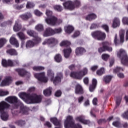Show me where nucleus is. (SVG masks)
Returning <instances> with one entry per match:
<instances>
[{
	"label": "nucleus",
	"instance_id": "53",
	"mask_svg": "<svg viewBox=\"0 0 128 128\" xmlns=\"http://www.w3.org/2000/svg\"><path fill=\"white\" fill-rule=\"evenodd\" d=\"M54 30V34H60V32H62V28H56Z\"/></svg>",
	"mask_w": 128,
	"mask_h": 128
},
{
	"label": "nucleus",
	"instance_id": "11",
	"mask_svg": "<svg viewBox=\"0 0 128 128\" xmlns=\"http://www.w3.org/2000/svg\"><path fill=\"white\" fill-rule=\"evenodd\" d=\"M54 34V30L50 28H46L44 32L43 36L45 37L50 36Z\"/></svg>",
	"mask_w": 128,
	"mask_h": 128
},
{
	"label": "nucleus",
	"instance_id": "15",
	"mask_svg": "<svg viewBox=\"0 0 128 128\" xmlns=\"http://www.w3.org/2000/svg\"><path fill=\"white\" fill-rule=\"evenodd\" d=\"M27 34L30 36H33V38H35L36 40H38V42H40V40H41L40 38L38 36V34L35 33L34 31L30 30H27Z\"/></svg>",
	"mask_w": 128,
	"mask_h": 128
},
{
	"label": "nucleus",
	"instance_id": "54",
	"mask_svg": "<svg viewBox=\"0 0 128 128\" xmlns=\"http://www.w3.org/2000/svg\"><path fill=\"white\" fill-rule=\"evenodd\" d=\"M122 118L128 119V110L122 114Z\"/></svg>",
	"mask_w": 128,
	"mask_h": 128
},
{
	"label": "nucleus",
	"instance_id": "52",
	"mask_svg": "<svg viewBox=\"0 0 128 128\" xmlns=\"http://www.w3.org/2000/svg\"><path fill=\"white\" fill-rule=\"evenodd\" d=\"M113 126H116V128H122V125L118 122H114L112 123Z\"/></svg>",
	"mask_w": 128,
	"mask_h": 128
},
{
	"label": "nucleus",
	"instance_id": "23",
	"mask_svg": "<svg viewBox=\"0 0 128 128\" xmlns=\"http://www.w3.org/2000/svg\"><path fill=\"white\" fill-rule=\"evenodd\" d=\"M70 76L73 78H76L77 80H82V77L80 74V72H72Z\"/></svg>",
	"mask_w": 128,
	"mask_h": 128
},
{
	"label": "nucleus",
	"instance_id": "26",
	"mask_svg": "<svg viewBox=\"0 0 128 128\" xmlns=\"http://www.w3.org/2000/svg\"><path fill=\"white\" fill-rule=\"evenodd\" d=\"M20 28H22V25L20 24V21H16L15 25L14 26V32H18Z\"/></svg>",
	"mask_w": 128,
	"mask_h": 128
},
{
	"label": "nucleus",
	"instance_id": "45",
	"mask_svg": "<svg viewBox=\"0 0 128 128\" xmlns=\"http://www.w3.org/2000/svg\"><path fill=\"white\" fill-rule=\"evenodd\" d=\"M102 59L104 60H105L106 62L108 60V58H110V55L108 54H102Z\"/></svg>",
	"mask_w": 128,
	"mask_h": 128
},
{
	"label": "nucleus",
	"instance_id": "62",
	"mask_svg": "<svg viewBox=\"0 0 128 128\" xmlns=\"http://www.w3.org/2000/svg\"><path fill=\"white\" fill-rule=\"evenodd\" d=\"M118 76L120 78H124V74L123 73H119L118 74Z\"/></svg>",
	"mask_w": 128,
	"mask_h": 128
},
{
	"label": "nucleus",
	"instance_id": "5",
	"mask_svg": "<svg viewBox=\"0 0 128 128\" xmlns=\"http://www.w3.org/2000/svg\"><path fill=\"white\" fill-rule=\"evenodd\" d=\"M64 126L65 128H82V126L79 124H74L73 118L68 116L66 117L64 122Z\"/></svg>",
	"mask_w": 128,
	"mask_h": 128
},
{
	"label": "nucleus",
	"instance_id": "4",
	"mask_svg": "<svg viewBox=\"0 0 128 128\" xmlns=\"http://www.w3.org/2000/svg\"><path fill=\"white\" fill-rule=\"evenodd\" d=\"M10 108V105L4 101L0 102V112H1V118L2 120H8V114L4 112L6 108Z\"/></svg>",
	"mask_w": 128,
	"mask_h": 128
},
{
	"label": "nucleus",
	"instance_id": "6",
	"mask_svg": "<svg viewBox=\"0 0 128 128\" xmlns=\"http://www.w3.org/2000/svg\"><path fill=\"white\" fill-rule=\"evenodd\" d=\"M117 56L120 58L122 64L128 66V57L124 50L120 49L118 52Z\"/></svg>",
	"mask_w": 128,
	"mask_h": 128
},
{
	"label": "nucleus",
	"instance_id": "39",
	"mask_svg": "<svg viewBox=\"0 0 128 128\" xmlns=\"http://www.w3.org/2000/svg\"><path fill=\"white\" fill-rule=\"evenodd\" d=\"M47 74L48 76V77L50 78L51 80H52V78L54 76V73L52 70H48Z\"/></svg>",
	"mask_w": 128,
	"mask_h": 128
},
{
	"label": "nucleus",
	"instance_id": "41",
	"mask_svg": "<svg viewBox=\"0 0 128 128\" xmlns=\"http://www.w3.org/2000/svg\"><path fill=\"white\" fill-rule=\"evenodd\" d=\"M18 36L20 38V40H26V36H24V33L20 32L18 34Z\"/></svg>",
	"mask_w": 128,
	"mask_h": 128
},
{
	"label": "nucleus",
	"instance_id": "27",
	"mask_svg": "<svg viewBox=\"0 0 128 128\" xmlns=\"http://www.w3.org/2000/svg\"><path fill=\"white\" fill-rule=\"evenodd\" d=\"M84 52H86V50H84V48H76V56L82 54H84Z\"/></svg>",
	"mask_w": 128,
	"mask_h": 128
},
{
	"label": "nucleus",
	"instance_id": "51",
	"mask_svg": "<svg viewBox=\"0 0 128 128\" xmlns=\"http://www.w3.org/2000/svg\"><path fill=\"white\" fill-rule=\"evenodd\" d=\"M34 14L37 16H42V12H40V10H36L34 11Z\"/></svg>",
	"mask_w": 128,
	"mask_h": 128
},
{
	"label": "nucleus",
	"instance_id": "35",
	"mask_svg": "<svg viewBox=\"0 0 128 128\" xmlns=\"http://www.w3.org/2000/svg\"><path fill=\"white\" fill-rule=\"evenodd\" d=\"M8 66H16L18 64V60L14 61L12 62L11 60H8Z\"/></svg>",
	"mask_w": 128,
	"mask_h": 128
},
{
	"label": "nucleus",
	"instance_id": "56",
	"mask_svg": "<svg viewBox=\"0 0 128 128\" xmlns=\"http://www.w3.org/2000/svg\"><path fill=\"white\" fill-rule=\"evenodd\" d=\"M98 66H94L91 67L90 70L92 72H94L95 70H98Z\"/></svg>",
	"mask_w": 128,
	"mask_h": 128
},
{
	"label": "nucleus",
	"instance_id": "31",
	"mask_svg": "<svg viewBox=\"0 0 128 128\" xmlns=\"http://www.w3.org/2000/svg\"><path fill=\"white\" fill-rule=\"evenodd\" d=\"M80 76L81 77V80L88 74V69L86 68H84L82 71L79 72Z\"/></svg>",
	"mask_w": 128,
	"mask_h": 128
},
{
	"label": "nucleus",
	"instance_id": "16",
	"mask_svg": "<svg viewBox=\"0 0 128 128\" xmlns=\"http://www.w3.org/2000/svg\"><path fill=\"white\" fill-rule=\"evenodd\" d=\"M12 82V78L6 77L1 82L0 86H8Z\"/></svg>",
	"mask_w": 128,
	"mask_h": 128
},
{
	"label": "nucleus",
	"instance_id": "19",
	"mask_svg": "<svg viewBox=\"0 0 128 128\" xmlns=\"http://www.w3.org/2000/svg\"><path fill=\"white\" fill-rule=\"evenodd\" d=\"M32 16V14L30 12H26L20 16V18L23 20H28V18H30Z\"/></svg>",
	"mask_w": 128,
	"mask_h": 128
},
{
	"label": "nucleus",
	"instance_id": "48",
	"mask_svg": "<svg viewBox=\"0 0 128 128\" xmlns=\"http://www.w3.org/2000/svg\"><path fill=\"white\" fill-rule=\"evenodd\" d=\"M122 22L124 24H126L128 26V18L124 17L122 19Z\"/></svg>",
	"mask_w": 128,
	"mask_h": 128
},
{
	"label": "nucleus",
	"instance_id": "47",
	"mask_svg": "<svg viewBox=\"0 0 128 128\" xmlns=\"http://www.w3.org/2000/svg\"><path fill=\"white\" fill-rule=\"evenodd\" d=\"M34 4L31 2H28L26 7L27 8H34Z\"/></svg>",
	"mask_w": 128,
	"mask_h": 128
},
{
	"label": "nucleus",
	"instance_id": "32",
	"mask_svg": "<svg viewBox=\"0 0 128 128\" xmlns=\"http://www.w3.org/2000/svg\"><path fill=\"white\" fill-rule=\"evenodd\" d=\"M35 30L38 32H42L44 30V25L42 24H38L35 26Z\"/></svg>",
	"mask_w": 128,
	"mask_h": 128
},
{
	"label": "nucleus",
	"instance_id": "60",
	"mask_svg": "<svg viewBox=\"0 0 128 128\" xmlns=\"http://www.w3.org/2000/svg\"><path fill=\"white\" fill-rule=\"evenodd\" d=\"M92 104H94V106H96L98 104V98H95L93 99Z\"/></svg>",
	"mask_w": 128,
	"mask_h": 128
},
{
	"label": "nucleus",
	"instance_id": "18",
	"mask_svg": "<svg viewBox=\"0 0 128 128\" xmlns=\"http://www.w3.org/2000/svg\"><path fill=\"white\" fill-rule=\"evenodd\" d=\"M75 94H84V90L80 84H77L75 88Z\"/></svg>",
	"mask_w": 128,
	"mask_h": 128
},
{
	"label": "nucleus",
	"instance_id": "24",
	"mask_svg": "<svg viewBox=\"0 0 128 128\" xmlns=\"http://www.w3.org/2000/svg\"><path fill=\"white\" fill-rule=\"evenodd\" d=\"M64 58H70V52H72V48H68L64 49Z\"/></svg>",
	"mask_w": 128,
	"mask_h": 128
},
{
	"label": "nucleus",
	"instance_id": "57",
	"mask_svg": "<svg viewBox=\"0 0 128 128\" xmlns=\"http://www.w3.org/2000/svg\"><path fill=\"white\" fill-rule=\"evenodd\" d=\"M80 32L76 31L74 33V35L72 36V38H76V36H80Z\"/></svg>",
	"mask_w": 128,
	"mask_h": 128
},
{
	"label": "nucleus",
	"instance_id": "14",
	"mask_svg": "<svg viewBox=\"0 0 128 128\" xmlns=\"http://www.w3.org/2000/svg\"><path fill=\"white\" fill-rule=\"evenodd\" d=\"M10 42L11 44L16 46V48H18V46H20V43H18V40L16 38L14 35H13L10 37Z\"/></svg>",
	"mask_w": 128,
	"mask_h": 128
},
{
	"label": "nucleus",
	"instance_id": "21",
	"mask_svg": "<svg viewBox=\"0 0 128 128\" xmlns=\"http://www.w3.org/2000/svg\"><path fill=\"white\" fill-rule=\"evenodd\" d=\"M120 26V20L118 18H114L112 24V28H116L118 26Z\"/></svg>",
	"mask_w": 128,
	"mask_h": 128
},
{
	"label": "nucleus",
	"instance_id": "22",
	"mask_svg": "<svg viewBox=\"0 0 128 128\" xmlns=\"http://www.w3.org/2000/svg\"><path fill=\"white\" fill-rule=\"evenodd\" d=\"M124 30H121L120 31V42L122 44L124 42V34H125Z\"/></svg>",
	"mask_w": 128,
	"mask_h": 128
},
{
	"label": "nucleus",
	"instance_id": "64",
	"mask_svg": "<svg viewBox=\"0 0 128 128\" xmlns=\"http://www.w3.org/2000/svg\"><path fill=\"white\" fill-rule=\"evenodd\" d=\"M125 38H126V42H128V29H127L126 30Z\"/></svg>",
	"mask_w": 128,
	"mask_h": 128
},
{
	"label": "nucleus",
	"instance_id": "42",
	"mask_svg": "<svg viewBox=\"0 0 128 128\" xmlns=\"http://www.w3.org/2000/svg\"><path fill=\"white\" fill-rule=\"evenodd\" d=\"M34 70L38 72V70H44V68L42 66H34L33 67Z\"/></svg>",
	"mask_w": 128,
	"mask_h": 128
},
{
	"label": "nucleus",
	"instance_id": "40",
	"mask_svg": "<svg viewBox=\"0 0 128 128\" xmlns=\"http://www.w3.org/2000/svg\"><path fill=\"white\" fill-rule=\"evenodd\" d=\"M16 70L18 72V74L22 76H24V74H30L28 72H24V71L20 69H17Z\"/></svg>",
	"mask_w": 128,
	"mask_h": 128
},
{
	"label": "nucleus",
	"instance_id": "46",
	"mask_svg": "<svg viewBox=\"0 0 128 128\" xmlns=\"http://www.w3.org/2000/svg\"><path fill=\"white\" fill-rule=\"evenodd\" d=\"M54 9L58 12H62V8L59 5H56L54 6Z\"/></svg>",
	"mask_w": 128,
	"mask_h": 128
},
{
	"label": "nucleus",
	"instance_id": "25",
	"mask_svg": "<svg viewBox=\"0 0 128 128\" xmlns=\"http://www.w3.org/2000/svg\"><path fill=\"white\" fill-rule=\"evenodd\" d=\"M34 42L32 40H29L26 42V48H32L34 46Z\"/></svg>",
	"mask_w": 128,
	"mask_h": 128
},
{
	"label": "nucleus",
	"instance_id": "7",
	"mask_svg": "<svg viewBox=\"0 0 128 128\" xmlns=\"http://www.w3.org/2000/svg\"><path fill=\"white\" fill-rule=\"evenodd\" d=\"M63 4L65 8L70 10H72L74 9V8H79L81 6L80 0H75L74 3L71 1H68Z\"/></svg>",
	"mask_w": 128,
	"mask_h": 128
},
{
	"label": "nucleus",
	"instance_id": "1",
	"mask_svg": "<svg viewBox=\"0 0 128 128\" xmlns=\"http://www.w3.org/2000/svg\"><path fill=\"white\" fill-rule=\"evenodd\" d=\"M18 96L20 98L23 100L26 104H40L42 102V96L40 95H37L36 94H33L30 95L26 93L22 92L18 94Z\"/></svg>",
	"mask_w": 128,
	"mask_h": 128
},
{
	"label": "nucleus",
	"instance_id": "29",
	"mask_svg": "<svg viewBox=\"0 0 128 128\" xmlns=\"http://www.w3.org/2000/svg\"><path fill=\"white\" fill-rule=\"evenodd\" d=\"M43 94L46 96H49L52 94V88H49L43 91Z\"/></svg>",
	"mask_w": 128,
	"mask_h": 128
},
{
	"label": "nucleus",
	"instance_id": "55",
	"mask_svg": "<svg viewBox=\"0 0 128 128\" xmlns=\"http://www.w3.org/2000/svg\"><path fill=\"white\" fill-rule=\"evenodd\" d=\"M84 98L82 96H81L79 97L78 98V104H82V102Z\"/></svg>",
	"mask_w": 128,
	"mask_h": 128
},
{
	"label": "nucleus",
	"instance_id": "58",
	"mask_svg": "<svg viewBox=\"0 0 128 128\" xmlns=\"http://www.w3.org/2000/svg\"><path fill=\"white\" fill-rule=\"evenodd\" d=\"M114 42L116 46H118V34H116L114 38Z\"/></svg>",
	"mask_w": 128,
	"mask_h": 128
},
{
	"label": "nucleus",
	"instance_id": "43",
	"mask_svg": "<svg viewBox=\"0 0 128 128\" xmlns=\"http://www.w3.org/2000/svg\"><path fill=\"white\" fill-rule=\"evenodd\" d=\"M70 42L68 41H63L60 43V46H70Z\"/></svg>",
	"mask_w": 128,
	"mask_h": 128
},
{
	"label": "nucleus",
	"instance_id": "33",
	"mask_svg": "<svg viewBox=\"0 0 128 128\" xmlns=\"http://www.w3.org/2000/svg\"><path fill=\"white\" fill-rule=\"evenodd\" d=\"M6 52L10 54V56H16L18 55V52L15 50L11 49L8 50Z\"/></svg>",
	"mask_w": 128,
	"mask_h": 128
},
{
	"label": "nucleus",
	"instance_id": "20",
	"mask_svg": "<svg viewBox=\"0 0 128 128\" xmlns=\"http://www.w3.org/2000/svg\"><path fill=\"white\" fill-rule=\"evenodd\" d=\"M98 84V80L96 79L93 78L92 80V84L90 86L89 90L90 92H94L96 88V84Z\"/></svg>",
	"mask_w": 128,
	"mask_h": 128
},
{
	"label": "nucleus",
	"instance_id": "2",
	"mask_svg": "<svg viewBox=\"0 0 128 128\" xmlns=\"http://www.w3.org/2000/svg\"><path fill=\"white\" fill-rule=\"evenodd\" d=\"M5 100L9 102V104H16L15 108H18L20 106V112H19L23 114H28V111L26 107L24 106V104L18 100V98L16 96H10L6 98Z\"/></svg>",
	"mask_w": 128,
	"mask_h": 128
},
{
	"label": "nucleus",
	"instance_id": "28",
	"mask_svg": "<svg viewBox=\"0 0 128 128\" xmlns=\"http://www.w3.org/2000/svg\"><path fill=\"white\" fill-rule=\"evenodd\" d=\"M74 30V27H72V26H68L64 27V30L66 34H71Z\"/></svg>",
	"mask_w": 128,
	"mask_h": 128
},
{
	"label": "nucleus",
	"instance_id": "17",
	"mask_svg": "<svg viewBox=\"0 0 128 128\" xmlns=\"http://www.w3.org/2000/svg\"><path fill=\"white\" fill-rule=\"evenodd\" d=\"M62 73H58L56 76L53 80V83L54 84H56L58 82H60L62 79Z\"/></svg>",
	"mask_w": 128,
	"mask_h": 128
},
{
	"label": "nucleus",
	"instance_id": "10",
	"mask_svg": "<svg viewBox=\"0 0 128 128\" xmlns=\"http://www.w3.org/2000/svg\"><path fill=\"white\" fill-rule=\"evenodd\" d=\"M34 76H35L39 82H48V78L44 76V72L34 74Z\"/></svg>",
	"mask_w": 128,
	"mask_h": 128
},
{
	"label": "nucleus",
	"instance_id": "38",
	"mask_svg": "<svg viewBox=\"0 0 128 128\" xmlns=\"http://www.w3.org/2000/svg\"><path fill=\"white\" fill-rule=\"evenodd\" d=\"M6 42H8V40L5 38H0V48H2V46L6 44Z\"/></svg>",
	"mask_w": 128,
	"mask_h": 128
},
{
	"label": "nucleus",
	"instance_id": "63",
	"mask_svg": "<svg viewBox=\"0 0 128 128\" xmlns=\"http://www.w3.org/2000/svg\"><path fill=\"white\" fill-rule=\"evenodd\" d=\"M84 82L85 84H88V78H84Z\"/></svg>",
	"mask_w": 128,
	"mask_h": 128
},
{
	"label": "nucleus",
	"instance_id": "37",
	"mask_svg": "<svg viewBox=\"0 0 128 128\" xmlns=\"http://www.w3.org/2000/svg\"><path fill=\"white\" fill-rule=\"evenodd\" d=\"M112 77L110 76H106L104 77V82L106 84H108V82H110L112 80Z\"/></svg>",
	"mask_w": 128,
	"mask_h": 128
},
{
	"label": "nucleus",
	"instance_id": "59",
	"mask_svg": "<svg viewBox=\"0 0 128 128\" xmlns=\"http://www.w3.org/2000/svg\"><path fill=\"white\" fill-rule=\"evenodd\" d=\"M55 96H62V92L60 90L56 92Z\"/></svg>",
	"mask_w": 128,
	"mask_h": 128
},
{
	"label": "nucleus",
	"instance_id": "49",
	"mask_svg": "<svg viewBox=\"0 0 128 128\" xmlns=\"http://www.w3.org/2000/svg\"><path fill=\"white\" fill-rule=\"evenodd\" d=\"M2 66H4V68H6L8 66V62L6 60H2Z\"/></svg>",
	"mask_w": 128,
	"mask_h": 128
},
{
	"label": "nucleus",
	"instance_id": "34",
	"mask_svg": "<svg viewBox=\"0 0 128 128\" xmlns=\"http://www.w3.org/2000/svg\"><path fill=\"white\" fill-rule=\"evenodd\" d=\"M106 72V69L104 68H101L100 70L96 71V74L98 76H102Z\"/></svg>",
	"mask_w": 128,
	"mask_h": 128
},
{
	"label": "nucleus",
	"instance_id": "8",
	"mask_svg": "<svg viewBox=\"0 0 128 128\" xmlns=\"http://www.w3.org/2000/svg\"><path fill=\"white\" fill-rule=\"evenodd\" d=\"M92 36L98 40H102L106 38V34L101 31H96L92 33Z\"/></svg>",
	"mask_w": 128,
	"mask_h": 128
},
{
	"label": "nucleus",
	"instance_id": "12",
	"mask_svg": "<svg viewBox=\"0 0 128 128\" xmlns=\"http://www.w3.org/2000/svg\"><path fill=\"white\" fill-rule=\"evenodd\" d=\"M58 44V40L54 38H50L49 39H46L42 42V44Z\"/></svg>",
	"mask_w": 128,
	"mask_h": 128
},
{
	"label": "nucleus",
	"instance_id": "50",
	"mask_svg": "<svg viewBox=\"0 0 128 128\" xmlns=\"http://www.w3.org/2000/svg\"><path fill=\"white\" fill-rule=\"evenodd\" d=\"M124 68L120 67H116L114 70V72H123Z\"/></svg>",
	"mask_w": 128,
	"mask_h": 128
},
{
	"label": "nucleus",
	"instance_id": "36",
	"mask_svg": "<svg viewBox=\"0 0 128 128\" xmlns=\"http://www.w3.org/2000/svg\"><path fill=\"white\" fill-rule=\"evenodd\" d=\"M54 60L56 62H60L62 60V56L60 54H57L54 56Z\"/></svg>",
	"mask_w": 128,
	"mask_h": 128
},
{
	"label": "nucleus",
	"instance_id": "44",
	"mask_svg": "<svg viewBox=\"0 0 128 128\" xmlns=\"http://www.w3.org/2000/svg\"><path fill=\"white\" fill-rule=\"evenodd\" d=\"M8 94V92L4 91L2 90H0V96H4Z\"/></svg>",
	"mask_w": 128,
	"mask_h": 128
},
{
	"label": "nucleus",
	"instance_id": "9",
	"mask_svg": "<svg viewBox=\"0 0 128 128\" xmlns=\"http://www.w3.org/2000/svg\"><path fill=\"white\" fill-rule=\"evenodd\" d=\"M110 44L108 42H105L102 43L103 48H98V52L100 54L104 52H106V50H108V52H112V47H110Z\"/></svg>",
	"mask_w": 128,
	"mask_h": 128
},
{
	"label": "nucleus",
	"instance_id": "30",
	"mask_svg": "<svg viewBox=\"0 0 128 128\" xmlns=\"http://www.w3.org/2000/svg\"><path fill=\"white\" fill-rule=\"evenodd\" d=\"M94 18H96V15L94 14H90L86 18V20H94Z\"/></svg>",
	"mask_w": 128,
	"mask_h": 128
},
{
	"label": "nucleus",
	"instance_id": "3",
	"mask_svg": "<svg viewBox=\"0 0 128 128\" xmlns=\"http://www.w3.org/2000/svg\"><path fill=\"white\" fill-rule=\"evenodd\" d=\"M46 14L48 18H46L45 20V22H46L48 24H50V26H56L60 24H62V20H58L56 16H52V12L47 10Z\"/></svg>",
	"mask_w": 128,
	"mask_h": 128
},
{
	"label": "nucleus",
	"instance_id": "61",
	"mask_svg": "<svg viewBox=\"0 0 128 128\" xmlns=\"http://www.w3.org/2000/svg\"><path fill=\"white\" fill-rule=\"evenodd\" d=\"M102 26L107 32H108V25L104 24Z\"/></svg>",
	"mask_w": 128,
	"mask_h": 128
},
{
	"label": "nucleus",
	"instance_id": "13",
	"mask_svg": "<svg viewBox=\"0 0 128 128\" xmlns=\"http://www.w3.org/2000/svg\"><path fill=\"white\" fill-rule=\"evenodd\" d=\"M76 120L77 122H80L84 124H90V120H84V116H80L76 117Z\"/></svg>",
	"mask_w": 128,
	"mask_h": 128
}]
</instances>
